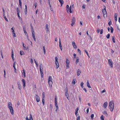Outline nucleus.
I'll list each match as a JSON object with an SVG mask.
<instances>
[{"mask_svg":"<svg viewBox=\"0 0 120 120\" xmlns=\"http://www.w3.org/2000/svg\"><path fill=\"white\" fill-rule=\"evenodd\" d=\"M8 107L9 109L10 112L12 115L14 114V110L12 106V103L11 102H9L8 103Z\"/></svg>","mask_w":120,"mask_h":120,"instance_id":"nucleus-1","label":"nucleus"},{"mask_svg":"<svg viewBox=\"0 0 120 120\" xmlns=\"http://www.w3.org/2000/svg\"><path fill=\"white\" fill-rule=\"evenodd\" d=\"M113 101H110L109 104V108L112 111L114 108V104L113 103Z\"/></svg>","mask_w":120,"mask_h":120,"instance_id":"nucleus-2","label":"nucleus"},{"mask_svg":"<svg viewBox=\"0 0 120 120\" xmlns=\"http://www.w3.org/2000/svg\"><path fill=\"white\" fill-rule=\"evenodd\" d=\"M48 83L49 87L51 88L52 87V77L50 76H49L48 78Z\"/></svg>","mask_w":120,"mask_h":120,"instance_id":"nucleus-3","label":"nucleus"},{"mask_svg":"<svg viewBox=\"0 0 120 120\" xmlns=\"http://www.w3.org/2000/svg\"><path fill=\"white\" fill-rule=\"evenodd\" d=\"M40 70L41 77L43 78V68L42 67V65L41 63L40 64Z\"/></svg>","mask_w":120,"mask_h":120,"instance_id":"nucleus-4","label":"nucleus"},{"mask_svg":"<svg viewBox=\"0 0 120 120\" xmlns=\"http://www.w3.org/2000/svg\"><path fill=\"white\" fill-rule=\"evenodd\" d=\"M105 8L102 9L103 13V14L104 17V18L107 17V13L105 9L106 7L104 6Z\"/></svg>","mask_w":120,"mask_h":120,"instance_id":"nucleus-5","label":"nucleus"},{"mask_svg":"<svg viewBox=\"0 0 120 120\" xmlns=\"http://www.w3.org/2000/svg\"><path fill=\"white\" fill-rule=\"evenodd\" d=\"M108 63L109 65L110 66V67L112 68L113 63L111 59H109L108 60Z\"/></svg>","mask_w":120,"mask_h":120,"instance_id":"nucleus-6","label":"nucleus"},{"mask_svg":"<svg viewBox=\"0 0 120 120\" xmlns=\"http://www.w3.org/2000/svg\"><path fill=\"white\" fill-rule=\"evenodd\" d=\"M69 61L67 59H66V65L67 68H69Z\"/></svg>","mask_w":120,"mask_h":120,"instance_id":"nucleus-7","label":"nucleus"},{"mask_svg":"<svg viewBox=\"0 0 120 120\" xmlns=\"http://www.w3.org/2000/svg\"><path fill=\"white\" fill-rule=\"evenodd\" d=\"M35 98L37 102H38L40 101V98L39 96L36 94L35 95Z\"/></svg>","mask_w":120,"mask_h":120,"instance_id":"nucleus-8","label":"nucleus"},{"mask_svg":"<svg viewBox=\"0 0 120 120\" xmlns=\"http://www.w3.org/2000/svg\"><path fill=\"white\" fill-rule=\"evenodd\" d=\"M22 82L23 84V87L24 88L25 86L26 82L23 79H22Z\"/></svg>","mask_w":120,"mask_h":120,"instance_id":"nucleus-9","label":"nucleus"},{"mask_svg":"<svg viewBox=\"0 0 120 120\" xmlns=\"http://www.w3.org/2000/svg\"><path fill=\"white\" fill-rule=\"evenodd\" d=\"M71 6L70 8H66V11L68 13L70 12L71 13H72V11L71 10Z\"/></svg>","mask_w":120,"mask_h":120,"instance_id":"nucleus-10","label":"nucleus"},{"mask_svg":"<svg viewBox=\"0 0 120 120\" xmlns=\"http://www.w3.org/2000/svg\"><path fill=\"white\" fill-rule=\"evenodd\" d=\"M81 73V70L79 69H78L77 72V76H79Z\"/></svg>","mask_w":120,"mask_h":120,"instance_id":"nucleus-11","label":"nucleus"},{"mask_svg":"<svg viewBox=\"0 0 120 120\" xmlns=\"http://www.w3.org/2000/svg\"><path fill=\"white\" fill-rule=\"evenodd\" d=\"M72 45L74 48L75 49L77 48V46L75 43L74 41L72 42Z\"/></svg>","mask_w":120,"mask_h":120,"instance_id":"nucleus-12","label":"nucleus"},{"mask_svg":"<svg viewBox=\"0 0 120 120\" xmlns=\"http://www.w3.org/2000/svg\"><path fill=\"white\" fill-rule=\"evenodd\" d=\"M17 84H18V87L19 88V90H20L21 89L22 87H21V85H20V83L19 82H17Z\"/></svg>","mask_w":120,"mask_h":120,"instance_id":"nucleus-13","label":"nucleus"},{"mask_svg":"<svg viewBox=\"0 0 120 120\" xmlns=\"http://www.w3.org/2000/svg\"><path fill=\"white\" fill-rule=\"evenodd\" d=\"M108 103L107 102H106L104 103L103 105V106L105 108L107 107V105Z\"/></svg>","mask_w":120,"mask_h":120,"instance_id":"nucleus-14","label":"nucleus"},{"mask_svg":"<svg viewBox=\"0 0 120 120\" xmlns=\"http://www.w3.org/2000/svg\"><path fill=\"white\" fill-rule=\"evenodd\" d=\"M60 41H59V47L60 48L61 50L62 51V46L61 45V43L60 41V38L59 39Z\"/></svg>","mask_w":120,"mask_h":120,"instance_id":"nucleus-15","label":"nucleus"},{"mask_svg":"<svg viewBox=\"0 0 120 120\" xmlns=\"http://www.w3.org/2000/svg\"><path fill=\"white\" fill-rule=\"evenodd\" d=\"M61 4V6H62L64 2L63 0H58Z\"/></svg>","mask_w":120,"mask_h":120,"instance_id":"nucleus-16","label":"nucleus"},{"mask_svg":"<svg viewBox=\"0 0 120 120\" xmlns=\"http://www.w3.org/2000/svg\"><path fill=\"white\" fill-rule=\"evenodd\" d=\"M75 18L74 17H73L72 19V22L75 23Z\"/></svg>","mask_w":120,"mask_h":120,"instance_id":"nucleus-17","label":"nucleus"},{"mask_svg":"<svg viewBox=\"0 0 120 120\" xmlns=\"http://www.w3.org/2000/svg\"><path fill=\"white\" fill-rule=\"evenodd\" d=\"M87 87L89 88H91V86H90L89 83L88 82V81L87 82Z\"/></svg>","mask_w":120,"mask_h":120,"instance_id":"nucleus-18","label":"nucleus"},{"mask_svg":"<svg viewBox=\"0 0 120 120\" xmlns=\"http://www.w3.org/2000/svg\"><path fill=\"white\" fill-rule=\"evenodd\" d=\"M20 54L21 55H24L25 54L24 52L22 51H20Z\"/></svg>","mask_w":120,"mask_h":120,"instance_id":"nucleus-19","label":"nucleus"},{"mask_svg":"<svg viewBox=\"0 0 120 120\" xmlns=\"http://www.w3.org/2000/svg\"><path fill=\"white\" fill-rule=\"evenodd\" d=\"M48 25L47 24H46V31L48 32L49 31V27Z\"/></svg>","mask_w":120,"mask_h":120,"instance_id":"nucleus-20","label":"nucleus"},{"mask_svg":"<svg viewBox=\"0 0 120 120\" xmlns=\"http://www.w3.org/2000/svg\"><path fill=\"white\" fill-rule=\"evenodd\" d=\"M79 110V109L78 108H76V109L75 110V114L76 115V116L77 113H78V111Z\"/></svg>","mask_w":120,"mask_h":120,"instance_id":"nucleus-21","label":"nucleus"},{"mask_svg":"<svg viewBox=\"0 0 120 120\" xmlns=\"http://www.w3.org/2000/svg\"><path fill=\"white\" fill-rule=\"evenodd\" d=\"M65 95L67 97V98L68 99V100H69L68 98V97H69V95L68 94V93H65Z\"/></svg>","mask_w":120,"mask_h":120,"instance_id":"nucleus-22","label":"nucleus"},{"mask_svg":"<svg viewBox=\"0 0 120 120\" xmlns=\"http://www.w3.org/2000/svg\"><path fill=\"white\" fill-rule=\"evenodd\" d=\"M19 5L21 8H22V2L21 0H19Z\"/></svg>","mask_w":120,"mask_h":120,"instance_id":"nucleus-23","label":"nucleus"},{"mask_svg":"<svg viewBox=\"0 0 120 120\" xmlns=\"http://www.w3.org/2000/svg\"><path fill=\"white\" fill-rule=\"evenodd\" d=\"M76 81V79H73L72 82V83L75 84V82Z\"/></svg>","mask_w":120,"mask_h":120,"instance_id":"nucleus-24","label":"nucleus"},{"mask_svg":"<svg viewBox=\"0 0 120 120\" xmlns=\"http://www.w3.org/2000/svg\"><path fill=\"white\" fill-rule=\"evenodd\" d=\"M55 59L56 64H58V58H57V57H56Z\"/></svg>","mask_w":120,"mask_h":120,"instance_id":"nucleus-25","label":"nucleus"},{"mask_svg":"<svg viewBox=\"0 0 120 120\" xmlns=\"http://www.w3.org/2000/svg\"><path fill=\"white\" fill-rule=\"evenodd\" d=\"M23 72H22V75H23L24 76V77H26V75L25 74V71L24 69H23Z\"/></svg>","mask_w":120,"mask_h":120,"instance_id":"nucleus-26","label":"nucleus"},{"mask_svg":"<svg viewBox=\"0 0 120 120\" xmlns=\"http://www.w3.org/2000/svg\"><path fill=\"white\" fill-rule=\"evenodd\" d=\"M104 116L103 115H101L100 117V119L101 120H104Z\"/></svg>","mask_w":120,"mask_h":120,"instance_id":"nucleus-27","label":"nucleus"},{"mask_svg":"<svg viewBox=\"0 0 120 120\" xmlns=\"http://www.w3.org/2000/svg\"><path fill=\"white\" fill-rule=\"evenodd\" d=\"M55 105L56 107V108L59 109V108L58 106L57 102H55Z\"/></svg>","mask_w":120,"mask_h":120,"instance_id":"nucleus-28","label":"nucleus"},{"mask_svg":"<svg viewBox=\"0 0 120 120\" xmlns=\"http://www.w3.org/2000/svg\"><path fill=\"white\" fill-rule=\"evenodd\" d=\"M84 84V83L83 82H82L80 84V86L82 88H83V85Z\"/></svg>","mask_w":120,"mask_h":120,"instance_id":"nucleus-29","label":"nucleus"},{"mask_svg":"<svg viewBox=\"0 0 120 120\" xmlns=\"http://www.w3.org/2000/svg\"><path fill=\"white\" fill-rule=\"evenodd\" d=\"M103 113L104 114H105V115L106 116H107L108 115L107 114V113L106 112V111H104L103 112Z\"/></svg>","mask_w":120,"mask_h":120,"instance_id":"nucleus-30","label":"nucleus"},{"mask_svg":"<svg viewBox=\"0 0 120 120\" xmlns=\"http://www.w3.org/2000/svg\"><path fill=\"white\" fill-rule=\"evenodd\" d=\"M112 38L113 42L114 43H115V41L114 39V36H112Z\"/></svg>","mask_w":120,"mask_h":120,"instance_id":"nucleus-31","label":"nucleus"},{"mask_svg":"<svg viewBox=\"0 0 120 120\" xmlns=\"http://www.w3.org/2000/svg\"><path fill=\"white\" fill-rule=\"evenodd\" d=\"M43 50L44 53V54H45V49L44 46L43 47Z\"/></svg>","mask_w":120,"mask_h":120,"instance_id":"nucleus-32","label":"nucleus"},{"mask_svg":"<svg viewBox=\"0 0 120 120\" xmlns=\"http://www.w3.org/2000/svg\"><path fill=\"white\" fill-rule=\"evenodd\" d=\"M45 94L44 92L43 93V96H42V98L45 99Z\"/></svg>","mask_w":120,"mask_h":120,"instance_id":"nucleus-33","label":"nucleus"},{"mask_svg":"<svg viewBox=\"0 0 120 120\" xmlns=\"http://www.w3.org/2000/svg\"><path fill=\"white\" fill-rule=\"evenodd\" d=\"M17 10H18V9H17ZM19 11L17 10V15L18 16V17L19 18V17H20V15H19Z\"/></svg>","mask_w":120,"mask_h":120,"instance_id":"nucleus-34","label":"nucleus"},{"mask_svg":"<svg viewBox=\"0 0 120 120\" xmlns=\"http://www.w3.org/2000/svg\"><path fill=\"white\" fill-rule=\"evenodd\" d=\"M32 36H33V38H34V40L35 41H36V38L35 35H33Z\"/></svg>","mask_w":120,"mask_h":120,"instance_id":"nucleus-35","label":"nucleus"},{"mask_svg":"<svg viewBox=\"0 0 120 120\" xmlns=\"http://www.w3.org/2000/svg\"><path fill=\"white\" fill-rule=\"evenodd\" d=\"M78 51L79 54L80 55L81 54V52L80 50L79 49H78Z\"/></svg>","mask_w":120,"mask_h":120,"instance_id":"nucleus-36","label":"nucleus"},{"mask_svg":"<svg viewBox=\"0 0 120 120\" xmlns=\"http://www.w3.org/2000/svg\"><path fill=\"white\" fill-rule=\"evenodd\" d=\"M111 28V32L112 33L113 32V28L111 27H110Z\"/></svg>","mask_w":120,"mask_h":120,"instance_id":"nucleus-37","label":"nucleus"},{"mask_svg":"<svg viewBox=\"0 0 120 120\" xmlns=\"http://www.w3.org/2000/svg\"><path fill=\"white\" fill-rule=\"evenodd\" d=\"M55 102H57V97L55 96Z\"/></svg>","mask_w":120,"mask_h":120,"instance_id":"nucleus-38","label":"nucleus"},{"mask_svg":"<svg viewBox=\"0 0 120 120\" xmlns=\"http://www.w3.org/2000/svg\"><path fill=\"white\" fill-rule=\"evenodd\" d=\"M94 115L93 114L91 115V119H94L93 117H94Z\"/></svg>","mask_w":120,"mask_h":120,"instance_id":"nucleus-39","label":"nucleus"},{"mask_svg":"<svg viewBox=\"0 0 120 120\" xmlns=\"http://www.w3.org/2000/svg\"><path fill=\"white\" fill-rule=\"evenodd\" d=\"M29 120H33L31 114H30Z\"/></svg>","mask_w":120,"mask_h":120,"instance_id":"nucleus-40","label":"nucleus"},{"mask_svg":"<svg viewBox=\"0 0 120 120\" xmlns=\"http://www.w3.org/2000/svg\"><path fill=\"white\" fill-rule=\"evenodd\" d=\"M79 62V59H77L76 60V64L78 63Z\"/></svg>","mask_w":120,"mask_h":120,"instance_id":"nucleus-41","label":"nucleus"},{"mask_svg":"<svg viewBox=\"0 0 120 120\" xmlns=\"http://www.w3.org/2000/svg\"><path fill=\"white\" fill-rule=\"evenodd\" d=\"M27 9H25L24 12L25 14H27Z\"/></svg>","mask_w":120,"mask_h":120,"instance_id":"nucleus-42","label":"nucleus"},{"mask_svg":"<svg viewBox=\"0 0 120 120\" xmlns=\"http://www.w3.org/2000/svg\"><path fill=\"white\" fill-rule=\"evenodd\" d=\"M15 62H14V63L13 65V67H14V69L15 70H16V69L15 68Z\"/></svg>","mask_w":120,"mask_h":120,"instance_id":"nucleus-43","label":"nucleus"},{"mask_svg":"<svg viewBox=\"0 0 120 120\" xmlns=\"http://www.w3.org/2000/svg\"><path fill=\"white\" fill-rule=\"evenodd\" d=\"M14 55V54H13V51H12V55H11V57H12V59L13 60H14V57H13V56Z\"/></svg>","mask_w":120,"mask_h":120,"instance_id":"nucleus-44","label":"nucleus"},{"mask_svg":"<svg viewBox=\"0 0 120 120\" xmlns=\"http://www.w3.org/2000/svg\"><path fill=\"white\" fill-rule=\"evenodd\" d=\"M45 99L42 98V102L43 105L44 104V103L45 102V100H44Z\"/></svg>","mask_w":120,"mask_h":120,"instance_id":"nucleus-45","label":"nucleus"},{"mask_svg":"<svg viewBox=\"0 0 120 120\" xmlns=\"http://www.w3.org/2000/svg\"><path fill=\"white\" fill-rule=\"evenodd\" d=\"M110 37V35L109 34H108L106 36V37L107 38H109Z\"/></svg>","mask_w":120,"mask_h":120,"instance_id":"nucleus-46","label":"nucleus"},{"mask_svg":"<svg viewBox=\"0 0 120 120\" xmlns=\"http://www.w3.org/2000/svg\"><path fill=\"white\" fill-rule=\"evenodd\" d=\"M112 23V22L111 20H110L108 23V24L109 26H110Z\"/></svg>","mask_w":120,"mask_h":120,"instance_id":"nucleus-47","label":"nucleus"},{"mask_svg":"<svg viewBox=\"0 0 120 120\" xmlns=\"http://www.w3.org/2000/svg\"><path fill=\"white\" fill-rule=\"evenodd\" d=\"M56 64V68H58L59 67V64L58 63V64Z\"/></svg>","mask_w":120,"mask_h":120,"instance_id":"nucleus-48","label":"nucleus"},{"mask_svg":"<svg viewBox=\"0 0 120 120\" xmlns=\"http://www.w3.org/2000/svg\"><path fill=\"white\" fill-rule=\"evenodd\" d=\"M13 37H16V35L15 33V32H13Z\"/></svg>","mask_w":120,"mask_h":120,"instance_id":"nucleus-49","label":"nucleus"},{"mask_svg":"<svg viewBox=\"0 0 120 120\" xmlns=\"http://www.w3.org/2000/svg\"><path fill=\"white\" fill-rule=\"evenodd\" d=\"M80 116H79L77 118V120H80Z\"/></svg>","mask_w":120,"mask_h":120,"instance_id":"nucleus-50","label":"nucleus"},{"mask_svg":"<svg viewBox=\"0 0 120 120\" xmlns=\"http://www.w3.org/2000/svg\"><path fill=\"white\" fill-rule=\"evenodd\" d=\"M103 29H101L100 30V34H102L103 33Z\"/></svg>","mask_w":120,"mask_h":120,"instance_id":"nucleus-51","label":"nucleus"},{"mask_svg":"<svg viewBox=\"0 0 120 120\" xmlns=\"http://www.w3.org/2000/svg\"><path fill=\"white\" fill-rule=\"evenodd\" d=\"M34 61H35V64H36L37 67H38V64H37V63L36 62V61H35V59H34Z\"/></svg>","mask_w":120,"mask_h":120,"instance_id":"nucleus-52","label":"nucleus"},{"mask_svg":"<svg viewBox=\"0 0 120 120\" xmlns=\"http://www.w3.org/2000/svg\"><path fill=\"white\" fill-rule=\"evenodd\" d=\"M34 5L35 7V8H36L37 6V3H35L34 4Z\"/></svg>","mask_w":120,"mask_h":120,"instance_id":"nucleus-53","label":"nucleus"},{"mask_svg":"<svg viewBox=\"0 0 120 120\" xmlns=\"http://www.w3.org/2000/svg\"><path fill=\"white\" fill-rule=\"evenodd\" d=\"M23 49L24 50H27V48H26L24 46H23Z\"/></svg>","mask_w":120,"mask_h":120,"instance_id":"nucleus-54","label":"nucleus"},{"mask_svg":"<svg viewBox=\"0 0 120 120\" xmlns=\"http://www.w3.org/2000/svg\"><path fill=\"white\" fill-rule=\"evenodd\" d=\"M65 93H68V90L67 88H66L65 89Z\"/></svg>","mask_w":120,"mask_h":120,"instance_id":"nucleus-55","label":"nucleus"},{"mask_svg":"<svg viewBox=\"0 0 120 120\" xmlns=\"http://www.w3.org/2000/svg\"><path fill=\"white\" fill-rule=\"evenodd\" d=\"M4 18H5V20H6L8 22V19H7V18H6V17L5 16H4Z\"/></svg>","mask_w":120,"mask_h":120,"instance_id":"nucleus-56","label":"nucleus"},{"mask_svg":"<svg viewBox=\"0 0 120 120\" xmlns=\"http://www.w3.org/2000/svg\"><path fill=\"white\" fill-rule=\"evenodd\" d=\"M73 55L74 56V58H75L76 57V54L75 53H74Z\"/></svg>","mask_w":120,"mask_h":120,"instance_id":"nucleus-57","label":"nucleus"},{"mask_svg":"<svg viewBox=\"0 0 120 120\" xmlns=\"http://www.w3.org/2000/svg\"><path fill=\"white\" fill-rule=\"evenodd\" d=\"M105 92V90H102L101 91V93H104V92Z\"/></svg>","mask_w":120,"mask_h":120,"instance_id":"nucleus-58","label":"nucleus"},{"mask_svg":"<svg viewBox=\"0 0 120 120\" xmlns=\"http://www.w3.org/2000/svg\"><path fill=\"white\" fill-rule=\"evenodd\" d=\"M117 13H115V17H117Z\"/></svg>","mask_w":120,"mask_h":120,"instance_id":"nucleus-59","label":"nucleus"},{"mask_svg":"<svg viewBox=\"0 0 120 120\" xmlns=\"http://www.w3.org/2000/svg\"><path fill=\"white\" fill-rule=\"evenodd\" d=\"M11 30H12V33L14 32V29H13V28H11Z\"/></svg>","mask_w":120,"mask_h":120,"instance_id":"nucleus-60","label":"nucleus"},{"mask_svg":"<svg viewBox=\"0 0 120 120\" xmlns=\"http://www.w3.org/2000/svg\"><path fill=\"white\" fill-rule=\"evenodd\" d=\"M85 52L86 53L87 55L88 56V53L87 52L86 50H84Z\"/></svg>","mask_w":120,"mask_h":120,"instance_id":"nucleus-61","label":"nucleus"},{"mask_svg":"<svg viewBox=\"0 0 120 120\" xmlns=\"http://www.w3.org/2000/svg\"><path fill=\"white\" fill-rule=\"evenodd\" d=\"M32 35H35L34 34V31H32Z\"/></svg>","mask_w":120,"mask_h":120,"instance_id":"nucleus-62","label":"nucleus"},{"mask_svg":"<svg viewBox=\"0 0 120 120\" xmlns=\"http://www.w3.org/2000/svg\"><path fill=\"white\" fill-rule=\"evenodd\" d=\"M89 111V108H88L86 110V112L87 113H88Z\"/></svg>","mask_w":120,"mask_h":120,"instance_id":"nucleus-63","label":"nucleus"},{"mask_svg":"<svg viewBox=\"0 0 120 120\" xmlns=\"http://www.w3.org/2000/svg\"><path fill=\"white\" fill-rule=\"evenodd\" d=\"M115 19L116 21L117 20V17H115Z\"/></svg>","mask_w":120,"mask_h":120,"instance_id":"nucleus-64","label":"nucleus"}]
</instances>
